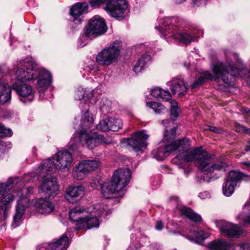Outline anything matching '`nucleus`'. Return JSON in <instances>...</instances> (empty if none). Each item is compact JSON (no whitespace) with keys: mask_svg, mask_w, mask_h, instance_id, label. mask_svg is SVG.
Wrapping results in <instances>:
<instances>
[{"mask_svg":"<svg viewBox=\"0 0 250 250\" xmlns=\"http://www.w3.org/2000/svg\"><path fill=\"white\" fill-rule=\"evenodd\" d=\"M88 212L93 213L98 217L105 218L106 216L111 213V211L108 209V207L104 205L96 204L94 206L93 210H88Z\"/></svg>","mask_w":250,"mask_h":250,"instance_id":"31","label":"nucleus"},{"mask_svg":"<svg viewBox=\"0 0 250 250\" xmlns=\"http://www.w3.org/2000/svg\"><path fill=\"white\" fill-rule=\"evenodd\" d=\"M84 191L85 188L82 186H69L66 190L65 199L69 203H77L84 195Z\"/></svg>","mask_w":250,"mask_h":250,"instance_id":"20","label":"nucleus"},{"mask_svg":"<svg viewBox=\"0 0 250 250\" xmlns=\"http://www.w3.org/2000/svg\"><path fill=\"white\" fill-rule=\"evenodd\" d=\"M164 228V224L161 221H158L155 225V228L158 230H162Z\"/></svg>","mask_w":250,"mask_h":250,"instance_id":"57","label":"nucleus"},{"mask_svg":"<svg viewBox=\"0 0 250 250\" xmlns=\"http://www.w3.org/2000/svg\"><path fill=\"white\" fill-rule=\"evenodd\" d=\"M163 125L165 126L164 138L168 141L174 139L176 136L175 126L172 127L169 130L168 129L170 126L171 124H173V122L171 123V121L169 120H165L162 121Z\"/></svg>","mask_w":250,"mask_h":250,"instance_id":"30","label":"nucleus"},{"mask_svg":"<svg viewBox=\"0 0 250 250\" xmlns=\"http://www.w3.org/2000/svg\"><path fill=\"white\" fill-rule=\"evenodd\" d=\"M69 247L68 237L63 234L59 239L50 244L44 243L37 248V250H66Z\"/></svg>","mask_w":250,"mask_h":250,"instance_id":"17","label":"nucleus"},{"mask_svg":"<svg viewBox=\"0 0 250 250\" xmlns=\"http://www.w3.org/2000/svg\"><path fill=\"white\" fill-rule=\"evenodd\" d=\"M147 239L146 236H143L136 242H132L127 249V250H138L142 246V244L145 243V240Z\"/></svg>","mask_w":250,"mask_h":250,"instance_id":"40","label":"nucleus"},{"mask_svg":"<svg viewBox=\"0 0 250 250\" xmlns=\"http://www.w3.org/2000/svg\"><path fill=\"white\" fill-rule=\"evenodd\" d=\"M234 125L235 129L237 132L241 133H245L247 127L238 123H235Z\"/></svg>","mask_w":250,"mask_h":250,"instance_id":"50","label":"nucleus"},{"mask_svg":"<svg viewBox=\"0 0 250 250\" xmlns=\"http://www.w3.org/2000/svg\"><path fill=\"white\" fill-rule=\"evenodd\" d=\"M188 150L182 151L186 153H179L177 156V158L187 162H195L198 168L203 172H212L215 170H226L227 165L225 163L213 162V155L208 153L201 147L195 148L190 151Z\"/></svg>","mask_w":250,"mask_h":250,"instance_id":"2","label":"nucleus"},{"mask_svg":"<svg viewBox=\"0 0 250 250\" xmlns=\"http://www.w3.org/2000/svg\"><path fill=\"white\" fill-rule=\"evenodd\" d=\"M111 102L106 99H103L100 104V109L103 113H106L111 109Z\"/></svg>","mask_w":250,"mask_h":250,"instance_id":"42","label":"nucleus"},{"mask_svg":"<svg viewBox=\"0 0 250 250\" xmlns=\"http://www.w3.org/2000/svg\"><path fill=\"white\" fill-rule=\"evenodd\" d=\"M212 70L215 76L214 80L218 81L220 78L226 83L230 84L235 78L239 75V70L233 66V62L229 61L227 63L216 62L212 66Z\"/></svg>","mask_w":250,"mask_h":250,"instance_id":"8","label":"nucleus"},{"mask_svg":"<svg viewBox=\"0 0 250 250\" xmlns=\"http://www.w3.org/2000/svg\"><path fill=\"white\" fill-rule=\"evenodd\" d=\"M193 238H190L189 237L188 238L191 241L194 240V238H196L198 240H204L208 237V233H205L202 230H200L198 231L193 230Z\"/></svg>","mask_w":250,"mask_h":250,"instance_id":"44","label":"nucleus"},{"mask_svg":"<svg viewBox=\"0 0 250 250\" xmlns=\"http://www.w3.org/2000/svg\"><path fill=\"white\" fill-rule=\"evenodd\" d=\"M162 148H159L158 150H154L152 151V154L154 155L155 158L158 161H163L164 159V157L160 156V152L161 151Z\"/></svg>","mask_w":250,"mask_h":250,"instance_id":"51","label":"nucleus"},{"mask_svg":"<svg viewBox=\"0 0 250 250\" xmlns=\"http://www.w3.org/2000/svg\"><path fill=\"white\" fill-rule=\"evenodd\" d=\"M208 246L212 250H228L231 247V244L225 240H218L211 242Z\"/></svg>","mask_w":250,"mask_h":250,"instance_id":"33","label":"nucleus"},{"mask_svg":"<svg viewBox=\"0 0 250 250\" xmlns=\"http://www.w3.org/2000/svg\"><path fill=\"white\" fill-rule=\"evenodd\" d=\"M161 26H156L160 33L168 42L170 39L183 44H189L194 41V38L189 34L182 32L183 29L186 25L185 20L178 17H166L160 20Z\"/></svg>","mask_w":250,"mask_h":250,"instance_id":"1","label":"nucleus"},{"mask_svg":"<svg viewBox=\"0 0 250 250\" xmlns=\"http://www.w3.org/2000/svg\"><path fill=\"white\" fill-rule=\"evenodd\" d=\"M74 222L75 223V229L77 230L87 229L86 218L82 217Z\"/></svg>","mask_w":250,"mask_h":250,"instance_id":"45","label":"nucleus"},{"mask_svg":"<svg viewBox=\"0 0 250 250\" xmlns=\"http://www.w3.org/2000/svg\"><path fill=\"white\" fill-rule=\"evenodd\" d=\"M109 130L117 131L123 126V122L120 119L109 118Z\"/></svg>","mask_w":250,"mask_h":250,"instance_id":"36","label":"nucleus"},{"mask_svg":"<svg viewBox=\"0 0 250 250\" xmlns=\"http://www.w3.org/2000/svg\"><path fill=\"white\" fill-rule=\"evenodd\" d=\"M13 134L12 130L6 128L3 125L0 123V137L4 138L11 137Z\"/></svg>","mask_w":250,"mask_h":250,"instance_id":"46","label":"nucleus"},{"mask_svg":"<svg viewBox=\"0 0 250 250\" xmlns=\"http://www.w3.org/2000/svg\"><path fill=\"white\" fill-rule=\"evenodd\" d=\"M78 148V144L75 142L73 139H71L69 144V148L70 150L74 151Z\"/></svg>","mask_w":250,"mask_h":250,"instance_id":"52","label":"nucleus"},{"mask_svg":"<svg viewBox=\"0 0 250 250\" xmlns=\"http://www.w3.org/2000/svg\"><path fill=\"white\" fill-rule=\"evenodd\" d=\"M151 62V56L148 54H143L135 64L133 71L136 73L141 72L145 69V66Z\"/></svg>","mask_w":250,"mask_h":250,"instance_id":"29","label":"nucleus"},{"mask_svg":"<svg viewBox=\"0 0 250 250\" xmlns=\"http://www.w3.org/2000/svg\"><path fill=\"white\" fill-rule=\"evenodd\" d=\"M244 134L250 135V128L247 127Z\"/></svg>","mask_w":250,"mask_h":250,"instance_id":"64","label":"nucleus"},{"mask_svg":"<svg viewBox=\"0 0 250 250\" xmlns=\"http://www.w3.org/2000/svg\"><path fill=\"white\" fill-rule=\"evenodd\" d=\"M199 197L202 199H205L210 197L209 193L208 191H204L199 194Z\"/></svg>","mask_w":250,"mask_h":250,"instance_id":"56","label":"nucleus"},{"mask_svg":"<svg viewBox=\"0 0 250 250\" xmlns=\"http://www.w3.org/2000/svg\"><path fill=\"white\" fill-rule=\"evenodd\" d=\"M93 124V119L89 115L88 109H86L81 120L80 126L82 129L79 133V139L83 146H86L89 149H93L103 143H109L105 141L103 135L87 129L90 128Z\"/></svg>","mask_w":250,"mask_h":250,"instance_id":"5","label":"nucleus"},{"mask_svg":"<svg viewBox=\"0 0 250 250\" xmlns=\"http://www.w3.org/2000/svg\"><path fill=\"white\" fill-rule=\"evenodd\" d=\"M131 176V172L128 168L116 170L111 180L101 186L103 196L106 199H110L123 195Z\"/></svg>","mask_w":250,"mask_h":250,"instance_id":"4","label":"nucleus"},{"mask_svg":"<svg viewBox=\"0 0 250 250\" xmlns=\"http://www.w3.org/2000/svg\"><path fill=\"white\" fill-rule=\"evenodd\" d=\"M37 68V64L32 62H20L15 72L16 79L21 83L34 80Z\"/></svg>","mask_w":250,"mask_h":250,"instance_id":"11","label":"nucleus"},{"mask_svg":"<svg viewBox=\"0 0 250 250\" xmlns=\"http://www.w3.org/2000/svg\"><path fill=\"white\" fill-rule=\"evenodd\" d=\"M121 46L120 41H115L98 53L96 57V62L100 65L105 66L117 62L121 53Z\"/></svg>","mask_w":250,"mask_h":250,"instance_id":"10","label":"nucleus"},{"mask_svg":"<svg viewBox=\"0 0 250 250\" xmlns=\"http://www.w3.org/2000/svg\"><path fill=\"white\" fill-rule=\"evenodd\" d=\"M33 188L31 187H23L21 188V194H22L24 193L27 194H31L33 192Z\"/></svg>","mask_w":250,"mask_h":250,"instance_id":"53","label":"nucleus"},{"mask_svg":"<svg viewBox=\"0 0 250 250\" xmlns=\"http://www.w3.org/2000/svg\"><path fill=\"white\" fill-rule=\"evenodd\" d=\"M208 0H193L192 3L193 5L199 6L202 4H206Z\"/></svg>","mask_w":250,"mask_h":250,"instance_id":"54","label":"nucleus"},{"mask_svg":"<svg viewBox=\"0 0 250 250\" xmlns=\"http://www.w3.org/2000/svg\"><path fill=\"white\" fill-rule=\"evenodd\" d=\"M100 164L99 161L96 160L82 161L73 168V177L78 180H83L90 172L97 169Z\"/></svg>","mask_w":250,"mask_h":250,"instance_id":"12","label":"nucleus"},{"mask_svg":"<svg viewBox=\"0 0 250 250\" xmlns=\"http://www.w3.org/2000/svg\"><path fill=\"white\" fill-rule=\"evenodd\" d=\"M250 245L247 243H243L236 245L233 250H250Z\"/></svg>","mask_w":250,"mask_h":250,"instance_id":"49","label":"nucleus"},{"mask_svg":"<svg viewBox=\"0 0 250 250\" xmlns=\"http://www.w3.org/2000/svg\"><path fill=\"white\" fill-rule=\"evenodd\" d=\"M36 210L41 214H49L54 209V206L53 204L43 198L37 200L35 203Z\"/></svg>","mask_w":250,"mask_h":250,"instance_id":"26","label":"nucleus"},{"mask_svg":"<svg viewBox=\"0 0 250 250\" xmlns=\"http://www.w3.org/2000/svg\"><path fill=\"white\" fill-rule=\"evenodd\" d=\"M109 118H106L105 120H103L97 125L96 128L97 129L103 131H107L109 130Z\"/></svg>","mask_w":250,"mask_h":250,"instance_id":"43","label":"nucleus"},{"mask_svg":"<svg viewBox=\"0 0 250 250\" xmlns=\"http://www.w3.org/2000/svg\"><path fill=\"white\" fill-rule=\"evenodd\" d=\"M167 84L173 94L180 97L184 96L188 89L187 84L182 78H173Z\"/></svg>","mask_w":250,"mask_h":250,"instance_id":"21","label":"nucleus"},{"mask_svg":"<svg viewBox=\"0 0 250 250\" xmlns=\"http://www.w3.org/2000/svg\"><path fill=\"white\" fill-rule=\"evenodd\" d=\"M190 145V141L188 139H178L172 143L166 145L165 147V152L169 153L175 150H178L179 152L187 151L188 150Z\"/></svg>","mask_w":250,"mask_h":250,"instance_id":"22","label":"nucleus"},{"mask_svg":"<svg viewBox=\"0 0 250 250\" xmlns=\"http://www.w3.org/2000/svg\"><path fill=\"white\" fill-rule=\"evenodd\" d=\"M213 79V76L211 73L208 71H205L201 73L200 77L195 81L191 85V88H195L198 86L202 84L205 81L208 80H212Z\"/></svg>","mask_w":250,"mask_h":250,"instance_id":"35","label":"nucleus"},{"mask_svg":"<svg viewBox=\"0 0 250 250\" xmlns=\"http://www.w3.org/2000/svg\"><path fill=\"white\" fill-rule=\"evenodd\" d=\"M40 188L41 192L45 194L46 197H54L58 194L59 190L57 178L52 175L45 177Z\"/></svg>","mask_w":250,"mask_h":250,"instance_id":"14","label":"nucleus"},{"mask_svg":"<svg viewBox=\"0 0 250 250\" xmlns=\"http://www.w3.org/2000/svg\"><path fill=\"white\" fill-rule=\"evenodd\" d=\"M250 177L245 174L238 171L232 170L229 172L226 180L232 184L237 185L239 182L249 180Z\"/></svg>","mask_w":250,"mask_h":250,"instance_id":"28","label":"nucleus"},{"mask_svg":"<svg viewBox=\"0 0 250 250\" xmlns=\"http://www.w3.org/2000/svg\"><path fill=\"white\" fill-rule=\"evenodd\" d=\"M87 229L98 228L99 226V221L97 217L86 218Z\"/></svg>","mask_w":250,"mask_h":250,"instance_id":"41","label":"nucleus"},{"mask_svg":"<svg viewBox=\"0 0 250 250\" xmlns=\"http://www.w3.org/2000/svg\"><path fill=\"white\" fill-rule=\"evenodd\" d=\"M245 150L246 151H250V140H249L248 142L247 145L246 146Z\"/></svg>","mask_w":250,"mask_h":250,"instance_id":"61","label":"nucleus"},{"mask_svg":"<svg viewBox=\"0 0 250 250\" xmlns=\"http://www.w3.org/2000/svg\"><path fill=\"white\" fill-rule=\"evenodd\" d=\"M146 105L152 109L156 113L160 114L165 110L164 106L159 103L155 102H147Z\"/></svg>","mask_w":250,"mask_h":250,"instance_id":"39","label":"nucleus"},{"mask_svg":"<svg viewBox=\"0 0 250 250\" xmlns=\"http://www.w3.org/2000/svg\"><path fill=\"white\" fill-rule=\"evenodd\" d=\"M190 171V170L189 168H188L186 169H184V173L186 175H188Z\"/></svg>","mask_w":250,"mask_h":250,"instance_id":"63","label":"nucleus"},{"mask_svg":"<svg viewBox=\"0 0 250 250\" xmlns=\"http://www.w3.org/2000/svg\"><path fill=\"white\" fill-rule=\"evenodd\" d=\"M35 79H38L37 84L39 91H43L51 84L52 77L50 73L44 68H37Z\"/></svg>","mask_w":250,"mask_h":250,"instance_id":"18","label":"nucleus"},{"mask_svg":"<svg viewBox=\"0 0 250 250\" xmlns=\"http://www.w3.org/2000/svg\"><path fill=\"white\" fill-rule=\"evenodd\" d=\"M171 115L175 118L179 116L180 109L177 105V103L175 102L171 103Z\"/></svg>","mask_w":250,"mask_h":250,"instance_id":"47","label":"nucleus"},{"mask_svg":"<svg viewBox=\"0 0 250 250\" xmlns=\"http://www.w3.org/2000/svg\"><path fill=\"white\" fill-rule=\"evenodd\" d=\"M88 7L85 3L78 2L73 5L70 10V15L74 18L73 21L76 23H81L82 20L79 17L86 11Z\"/></svg>","mask_w":250,"mask_h":250,"instance_id":"25","label":"nucleus"},{"mask_svg":"<svg viewBox=\"0 0 250 250\" xmlns=\"http://www.w3.org/2000/svg\"><path fill=\"white\" fill-rule=\"evenodd\" d=\"M151 95L158 99L168 101L171 98V94L168 90H164L161 88L156 87L150 92Z\"/></svg>","mask_w":250,"mask_h":250,"instance_id":"32","label":"nucleus"},{"mask_svg":"<svg viewBox=\"0 0 250 250\" xmlns=\"http://www.w3.org/2000/svg\"><path fill=\"white\" fill-rule=\"evenodd\" d=\"M23 183L21 179L16 177L10 178L7 182L0 184V220L6 219L11 204L18 195L15 191L9 192L10 189L13 187L20 188Z\"/></svg>","mask_w":250,"mask_h":250,"instance_id":"6","label":"nucleus"},{"mask_svg":"<svg viewBox=\"0 0 250 250\" xmlns=\"http://www.w3.org/2000/svg\"><path fill=\"white\" fill-rule=\"evenodd\" d=\"M202 128L204 130H209L216 133H221L222 132L221 128L215 126L205 125L203 126Z\"/></svg>","mask_w":250,"mask_h":250,"instance_id":"48","label":"nucleus"},{"mask_svg":"<svg viewBox=\"0 0 250 250\" xmlns=\"http://www.w3.org/2000/svg\"><path fill=\"white\" fill-rule=\"evenodd\" d=\"M186 0H175V3L177 4H181Z\"/></svg>","mask_w":250,"mask_h":250,"instance_id":"62","label":"nucleus"},{"mask_svg":"<svg viewBox=\"0 0 250 250\" xmlns=\"http://www.w3.org/2000/svg\"><path fill=\"white\" fill-rule=\"evenodd\" d=\"M93 96V91L89 88L84 89L80 87L77 88L75 93V98L77 100L81 101V104H85L87 100Z\"/></svg>","mask_w":250,"mask_h":250,"instance_id":"27","label":"nucleus"},{"mask_svg":"<svg viewBox=\"0 0 250 250\" xmlns=\"http://www.w3.org/2000/svg\"><path fill=\"white\" fill-rule=\"evenodd\" d=\"M217 226L221 234L229 238L239 237L241 232V228L237 225L225 221H220Z\"/></svg>","mask_w":250,"mask_h":250,"instance_id":"16","label":"nucleus"},{"mask_svg":"<svg viewBox=\"0 0 250 250\" xmlns=\"http://www.w3.org/2000/svg\"><path fill=\"white\" fill-rule=\"evenodd\" d=\"M3 74L0 67V103H8L11 99V88L8 83L2 80Z\"/></svg>","mask_w":250,"mask_h":250,"instance_id":"23","label":"nucleus"},{"mask_svg":"<svg viewBox=\"0 0 250 250\" xmlns=\"http://www.w3.org/2000/svg\"><path fill=\"white\" fill-rule=\"evenodd\" d=\"M236 186V185L226 180V181L223 186V194L228 197L231 196L233 193Z\"/></svg>","mask_w":250,"mask_h":250,"instance_id":"38","label":"nucleus"},{"mask_svg":"<svg viewBox=\"0 0 250 250\" xmlns=\"http://www.w3.org/2000/svg\"><path fill=\"white\" fill-rule=\"evenodd\" d=\"M29 207V200L25 196L22 197L17 201L16 205V212L14 216V222L12 226L14 228L17 227L20 224V222L22 218L23 214L24 213L26 208Z\"/></svg>","mask_w":250,"mask_h":250,"instance_id":"19","label":"nucleus"},{"mask_svg":"<svg viewBox=\"0 0 250 250\" xmlns=\"http://www.w3.org/2000/svg\"><path fill=\"white\" fill-rule=\"evenodd\" d=\"M72 160L70 152L66 150L59 151L53 156L52 160L48 159L43 161L36 169V174L47 176L48 172L52 171L54 167L61 170H68Z\"/></svg>","mask_w":250,"mask_h":250,"instance_id":"7","label":"nucleus"},{"mask_svg":"<svg viewBox=\"0 0 250 250\" xmlns=\"http://www.w3.org/2000/svg\"><path fill=\"white\" fill-rule=\"evenodd\" d=\"M131 176V172L128 168L116 170L111 180L101 186L103 196L106 199H110L123 195Z\"/></svg>","mask_w":250,"mask_h":250,"instance_id":"3","label":"nucleus"},{"mask_svg":"<svg viewBox=\"0 0 250 250\" xmlns=\"http://www.w3.org/2000/svg\"><path fill=\"white\" fill-rule=\"evenodd\" d=\"M246 122L250 124V110L247 111V115L245 116Z\"/></svg>","mask_w":250,"mask_h":250,"instance_id":"60","label":"nucleus"},{"mask_svg":"<svg viewBox=\"0 0 250 250\" xmlns=\"http://www.w3.org/2000/svg\"><path fill=\"white\" fill-rule=\"evenodd\" d=\"M5 150V146L4 143L0 141V157H1L4 153Z\"/></svg>","mask_w":250,"mask_h":250,"instance_id":"58","label":"nucleus"},{"mask_svg":"<svg viewBox=\"0 0 250 250\" xmlns=\"http://www.w3.org/2000/svg\"><path fill=\"white\" fill-rule=\"evenodd\" d=\"M89 5L93 8H97L105 3L104 10L111 17L118 19L124 18L123 14L127 8L125 0H90Z\"/></svg>","mask_w":250,"mask_h":250,"instance_id":"9","label":"nucleus"},{"mask_svg":"<svg viewBox=\"0 0 250 250\" xmlns=\"http://www.w3.org/2000/svg\"><path fill=\"white\" fill-rule=\"evenodd\" d=\"M242 165L245 167V168L250 171V161H246L242 162Z\"/></svg>","mask_w":250,"mask_h":250,"instance_id":"59","label":"nucleus"},{"mask_svg":"<svg viewBox=\"0 0 250 250\" xmlns=\"http://www.w3.org/2000/svg\"><path fill=\"white\" fill-rule=\"evenodd\" d=\"M100 183L99 181L98 180L92 179V181L90 183V187L93 189L97 188L99 186Z\"/></svg>","mask_w":250,"mask_h":250,"instance_id":"55","label":"nucleus"},{"mask_svg":"<svg viewBox=\"0 0 250 250\" xmlns=\"http://www.w3.org/2000/svg\"><path fill=\"white\" fill-rule=\"evenodd\" d=\"M13 89L17 94L23 98H27V100L31 102L34 98V92L32 87L24 83H15L13 84Z\"/></svg>","mask_w":250,"mask_h":250,"instance_id":"24","label":"nucleus"},{"mask_svg":"<svg viewBox=\"0 0 250 250\" xmlns=\"http://www.w3.org/2000/svg\"><path fill=\"white\" fill-rule=\"evenodd\" d=\"M107 30L104 20L101 17L96 15L90 19L84 28V35L89 37L94 35L101 36L104 34Z\"/></svg>","mask_w":250,"mask_h":250,"instance_id":"13","label":"nucleus"},{"mask_svg":"<svg viewBox=\"0 0 250 250\" xmlns=\"http://www.w3.org/2000/svg\"><path fill=\"white\" fill-rule=\"evenodd\" d=\"M85 209L81 207H76L72 209L69 212V218L74 222L78 219L82 218L81 213L83 212Z\"/></svg>","mask_w":250,"mask_h":250,"instance_id":"37","label":"nucleus"},{"mask_svg":"<svg viewBox=\"0 0 250 250\" xmlns=\"http://www.w3.org/2000/svg\"><path fill=\"white\" fill-rule=\"evenodd\" d=\"M149 135L146 134L145 131H141L134 133L131 138L127 140V143L136 152L142 150L143 147L147 146L146 140Z\"/></svg>","mask_w":250,"mask_h":250,"instance_id":"15","label":"nucleus"},{"mask_svg":"<svg viewBox=\"0 0 250 250\" xmlns=\"http://www.w3.org/2000/svg\"><path fill=\"white\" fill-rule=\"evenodd\" d=\"M181 212L183 215L185 216L195 222H199L201 221L202 218L201 216L189 208L184 207L181 209Z\"/></svg>","mask_w":250,"mask_h":250,"instance_id":"34","label":"nucleus"}]
</instances>
